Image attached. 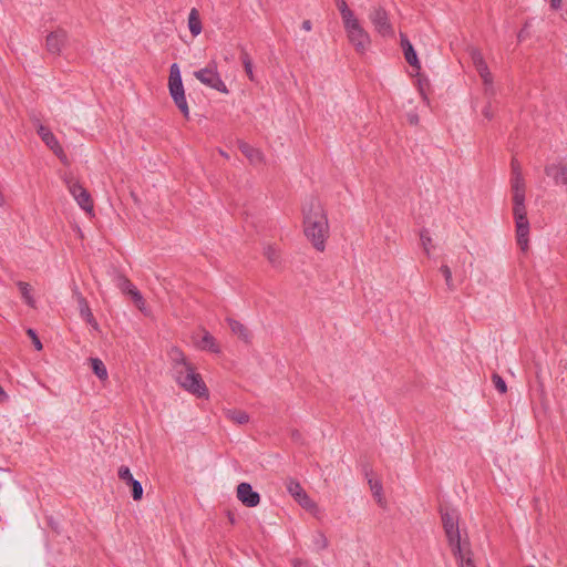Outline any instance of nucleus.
<instances>
[{
	"instance_id": "32",
	"label": "nucleus",
	"mask_w": 567,
	"mask_h": 567,
	"mask_svg": "<svg viewBox=\"0 0 567 567\" xmlns=\"http://www.w3.org/2000/svg\"><path fill=\"white\" fill-rule=\"evenodd\" d=\"M492 381L498 392L505 393L507 391L505 381L498 374H493Z\"/></svg>"
},
{
	"instance_id": "15",
	"label": "nucleus",
	"mask_w": 567,
	"mask_h": 567,
	"mask_svg": "<svg viewBox=\"0 0 567 567\" xmlns=\"http://www.w3.org/2000/svg\"><path fill=\"white\" fill-rule=\"evenodd\" d=\"M38 134L47 144V146H49L58 156H60L61 158L64 156L60 144L58 143L55 136L49 128L44 127L43 125H40L38 127Z\"/></svg>"
},
{
	"instance_id": "21",
	"label": "nucleus",
	"mask_w": 567,
	"mask_h": 567,
	"mask_svg": "<svg viewBox=\"0 0 567 567\" xmlns=\"http://www.w3.org/2000/svg\"><path fill=\"white\" fill-rule=\"evenodd\" d=\"M225 416L235 424L244 425L249 422V415L247 412L239 409H227L225 410Z\"/></svg>"
},
{
	"instance_id": "16",
	"label": "nucleus",
	"mask_w": 567,
	"mask_h": 567,
	"mask_svg": "<svg viewBox=\"0 0 567 567\" xmlns=\"http://www.w3.org/2000/svg\"><path fill=\"white\" fill-rule=\"evenodd\" d=\"M195 344L202 350H208L214 353H218L220 351V348L215 338L207 331H203L196 337Z\"/></svg>"
},
{
	"instance_id": "13",
	"label": "nucleus",
	"mask_w": 567,
	"mask_h": 567,
	"mask_svg": "<svg viewBox=\"0 0 567 567\" xmlns=\"http://www.w3.org/2000/svg\"><path fill=\"white\" fill-rule=\"evenodd\" d=\"M471 59H472V62H473L476 71L478 72L480 76L482 78L483 82L485 84H492L493 78H492L491 72L488 71L487 64H486L482 53L476 49H472L471 50Z\"/></svg>"
},
{
	"instance_id": "37",
	"label": "nucleus",
	"mask_w": 567,
	"mask_h": 567,
	"mask_svg": "<svg viewBox=\"0 0 567 567\" xmlns=\"http://www.w3.org/2000/svg\"><path fill=\"white\" fill-rule=\"evenodd\" d=\"M123 290L134 300V295L140 293V291L130 282L125 281L123 286Z\"/></svg>"
},
{
	"instance_id": "3",
	"label": "nucleus",
	"mask_w": 567,
	"mask_h": 567,
	"mask_svg": "<svg viewBox=\"0 0 567 567\" xmlns=\"http://www.w3.org/2000/svg\"><path fill=\"white\" fill-rule=\"evenodd\" d=\"M171 359L176 382L184 390L198 398H208V389L202 375L196 372L195 367L186 360L185 354L178 349H173L171 351Z\"/></svg>"
},
{
	"instance_id": "11",
	"label": "nucleus",
	"mask_w": 567,
	"mask_h": 567,
	"mask_svg": "<svg viewBox=\"0 0 567 567\" xmlns=\"http://www.w3.org/2000/svg\"><path fill=\"white\" fill-rule=\"evenodd\" d=\"M369 18L372 24L374 25L375 30L383 37L394 34V30L391 23L389 22L388 14L381 8H374L369 14Z\"/></svg>"
},
{
	"instance_id": "1",
	"label": "nucleus",
	"mask_w": 567,
	"mask_h": 567,
	"mask_svg": "<svg viewBox=\"0 0 567 567\" xmlns=\"http://www.w3.org/2000/svg\"><path fill=\"white\" fill-rule=\"evenodd\" d=\"M511 187L517 244L522 250H526L528 247L529 223L525 207V181L519 165L515 162L512 163Z\"/></svg>"
},
{
	"instance_id": "5",
	"label": "nucleus",
	"mask_w": 567,
	"mask_h": 567,
	"mask_svg": "<svg viewBox=\"0 0 567 567\" xmlns=\"http://www.w3.org/2000/svg\"><path fill=\"white\" fill-rule=\"evenodd\" d=\"M343 28L347 34V39L354 50L362 54L371 45V39L369 33L364 30L359 19L355 17L349 21L343 22Z\"/></svg>"
},
{
	"instance_id": "35",
	"label": "nucleus",
	"mask_w": 567,
	"mask_h": 567,
	"mask_svg": "<svg viewBox=\"0 0 567 567\" xmlns=\"http://www.w3.org/2000/svg\"><path fill=\"white\" fill-rule=\"evenodd\" d=\"M441 271L445 278L446 285L452 288L453 287V280H452V271L447 266H442Z\"/></svg>"
},
{
	"instance_id": "26",
	"label": "nucleus",
	"mask_w": 567,
	"mask_h": 567,
	"mask_svg": "<svg viewBox=\"0 0 567 567\" xmlns=\"http://www.w3.org/2000/svg\"><path fill=\"white\" fill-rule=\"evenodd\" d=\"M299 505L305 508L306 511L317 514L319 511L318 505L312 501L307 493L302 494L298 499H296Z\"/></svg>"
},
{
	"instance_id": "6",
	"label": "nucleus",
	"mask_w": 567,
	"mask_h": 567,
	"mask_svg": "<svg viewBox=\"0 0 567 567\" xmlns=\"http://www.w3.org/2000/svg\"><path fill=\"white\" fill-rule=\"evenodd\" d=\"M460 513L454 508H446L442 511V523L447 537L449 544L452 549H460V545L467 542L462 539L458 528Z\"/></svg>"
},
{
	"instance_id": "31",
	"label": "nucleus",
	"mask_w": 567,
	"mask_h": 567,
	"mask_svg": "<svg viewBox=\"0 0 567 567\" xmlns=\"http://www.w3.org/2000/svg\"><path fill=\"white\" fill-rule=\"evenodd\" d=\"M264 254L271 264H276L279 259V252L271 246L266 247Z\"/></svg>"
},
{
	"instance_id": "24",
	"label": "nucleus",
	"mask_w": 567,
	"mask_h": 567,
	"mask_svg": "<svg viewBox=\"0 0 567 567\" xmlns=\"http://www.w3.org/2000/svg\"><path fill=\"white\" fill-rule=\"evenodd\" d=\"M188 28L194 37L202 32V21L197 9L193 8L188 16Z\"/></svg>"
},
{
	"instance_id": "23",
	"label": "nucleus",
	"mask_w": 567,
	"mask_h": 567,
	"mask_svg": "<svg viewBox=\"0 0 567 567\" xmlns=\"http://www.w3.org/2000/svg\"><path fill=\"white\" fill-rule=\"evenodd\" d=\"M241 153L250 161L252 164H259L262 162V154L259 150L254 148L252 146L241 143L239 146Z\"/></svg>"
},
{
	"instance_id": "19",
	"label": "nucleus",
	"mask_w": 567,
	"mask_h": 567,
	"mask_svg": "<svg viewBox=\"0 0 567 567\" xmlns=\"http://www.w3.org/2000/svg\"><path fill=\"white\" fill-rule=\"evenodd\" d=\"M401 45H402V49L404 52V58H405L406 62L414 69L420 70V68H421L420 61L417 59V55H416L411 42L405 37H402Z\"/></svg>"
},
{
	"instance_id": "22",
	"label": "nucleus",
	"mask_w": 567,
	"mask_h": 567,
	"mask_svg": "<svg viewBox=\"0 0 567 567\" xmlns=\"http://www.w3.org/2000/svg\"><path fill=\"white\" fill-rule=\"evenodd\" d=\"M89 364L93 371V373L101 380L106 381L109 379V373L105 364L99 358H91L89 360Z\"/></svg>"
},
{
	"instance_id": "34",
	"label": "nucleus",
	"mask_w": 567,
	"mask_h": 567,
	"mask_svg": "<svg viewBox=\"0 0 567 567\" xmlns=\"http://www.w3.org/2000/svg\"><path fill=\"white\" fill-rule=\"evenodd\" d=\"M134 303L142 312H146V302L141 293L134 295Z\"/></svg>"
},
{
	"instance_id": "44",
	"label": "nucleus",
	"mask_w": 567,
	"mask_h": 567,
	"mask_svg": "<svg viewBox=\"0 0 567 567\" xmlns=\"http://www.w3.org/2000/svg\"><path fill=\"white\" fill-rule=\"evenodd\" d=\"M522 37H524V33L518 34L519 40H522Z\"/></svg>"
},
{
	"instance_id": "18",
	"label": "nucleus",
	"mask_w": 567,
	"mask_h": 567,
	"mask_svg": "<svg viewBox=\"0 0 567 567\" xmlns=\"http://www.w3.org/2000/svg\"><path fill=\"white\" fill-rule=\"evenodd\" d=\"M75 298L79 305V311L81 317L94 329H97V322L95 321L86 300L83 298L81 293H75Z\"/></svg>"
},
{
	"instance_id": "29",
	"label": "nucleus",
	"mask_w": 567,
	"mask_h": 567,
	"mask_svg": "<svg viewBox=\"0 0 567 567\" xmlns=\"http://www.w3.org/2000/svg\"><path fill=\"white\" fill-rule=\"evenodd\" d=\"M369 484H370L372 494H373L374 498L377 499V502L380 505H383L384 499H383V495H382V485L378 481H372V480L369 481Z\"/></svg>"
},
{
	"instance_id": "9",
	"label": "nucleus",
	"mask_w": 567,
	"mask_h": 567,
	"mask_svg": "<svg viewBox=\"0 0 567 567\" xmlns=\"http://www.w3.org/2000/svg\"><path fill=\"white\" fill-rule=\"evenodd\" d=\"M66 185H68L69 192L71 193L73 198L76 200V203L80 205V207L87 213H92L93 203H92L91 196L86 192V189L81 184H79L76 181H73V179H68Z\"/></svg>"
},
{
	"instance_id": "40",
	"label": "nucleus",
	"mask_w": 567,
	"mask_h": 567,
	"mask_svg": "<svg viewBox=\"0 0 567 567\" xmlns=\"http://www.w3.org/2000/svg\"><path fill=\"white\" fill-rule=\"evenodd\" d=\"M8 400V395L6 393V391L2 389V386L0 385V402H4Z\"/></svg>"
},
{
	"instance_id": "33",
	"label": "nucleus",
	"mask_w": 567,
	"mask_h": 567,
	"mask_svg": "<svg viewBox=\"0 0 567 567\" xmlns=\"http://www.w3.org/2000/svg\"><path fill=\"white\" fill-rule=\"evenodd\" d=\"M28 336L31 338V341L37 350H42V343L35 332L32 329L27 330Z\"/></svg>"
},
{
	"instance_id": "17",
	"label": "nucleus",
	"mask_w": 567,
	"mask_h": 567,
	"mask_svg": "<svg viewBox=\"0 0 567 567\" xmlns=\"http://www.w3.org/2000/svg\"><path fill=\"white\" fill-rule=\"evenodd\" d=\"M452 551L456 556L460 567H476L467 542L460 545V549H452Z\"/></svg>"
},
{
	"instance_id": "39",
	"label": "nucleus",
	"mask_w": 567,
	"mask_h": 567,
	"mask_svg": "<svg viewBox=\"0 0 567 567\" xmlns=\"http://www.w3.org/2000/svg\"><path fill=\"white\" fill-rule=\"evenodd\" d=\"M293 567H310L307 563L299 559L293 560Z\"/></svg>"
},
{
	"instance_id": "10",
	"label": "nucleus",
	"mask_w": 567,
	"mask_h": 567,
	"mask_svg": "<svg viewBox=\"0 0 567 567\" xmlns=\"http://www.w3.org/2000/svg\"><path fill=\"white\" fill-rule=\"evenodd\" d=\"M545 174L556 186L567 185V162L563 158L555 159L545 166Z\"/></svg>"
},
{
	"instance_id": "27",
	"label": "nucleus",
	"mask_w": 567,
	"mask_h": 567,
	"mask_svg": "<svg viewBox=\"0 0 567 567\" xmlns=\"http://www.w3.org/2000/svg\"><path fill=\"white\" fill-rule=\"evenodd\" d=\"M286 488L295 499H298L302 494L306 493L301 485L295 480H288L286 482Z\"/></svg>"
},
{
	"instance_id": "14",
	"label": "nucleus",
	"mask_w": 567,
	"mask_h": 567,
	"mask_svg": "<svg viewBox=\"0 0 567 567\" xmlns=\"http://www.w3.org/2000/svg\"><path fill=\"white\" fill-rule=\"evenodd\" d=\"M118 477L132 488V496L134 501H140L143 496V487L141 483L134 480L127 466H121L118 470Z\"/></svg>"
},
{
	"instance_id": "38",
	"label": "nucleus",
	"mask_w": 567,
	"mask_h": 567,
	"mask_svg": "<svg viewBox=\"0 0 567 567\" xmlns=\"http://www.w3.org/2000/svg\"><path fill=\"white\" fill-rule=\"evenodd\" d=\"M563 4V0H550V7L554 9V10H557L561 7Z\"/></svg>"
},
{
	"instance_id": "28",
	"label": "nucleus",
	"mask_w": 567,
	"mask_h": 567,
	"mask_svg": "<svg viewBox=\"0 0 567 567\" xmlns=\"http://www.w3.org/2000/svg\"><path fill=\"white\" fill-rule=\"evenodd\" d=\"M336 4L340 11L342 22L349 21L355 18L353 11L349 9L344 0H336Z\"/></svg>"
},
{
	"instance_id": "7",
	"label": "nucleus",
	"mask_w": 567,
	"mask_h": 567,
	"mask_svg": "<svg viewBox=\"0 0 567 567\" xmlns=\"http://www.w3.org/2000/svg\"><path fill=\"white\" fill-rule=\"evenodd\" d=\"M194 76L202 84L220 93L228 94V89L217 71V64L215 61H212L206 68L195 71Z\"/></svg>"
},
{
	"instance_id": "30",
	"label": "nucleus",
	"mask_w": 567,
	"mask_h": 567,
	"mask_svg": "<svg viewBox=\"0 0 567 567\" xmlns=\"http://www.w3.org/2000/svg\"><path fill=\"white\" fill-rule=\"evenodd\" d=\"M243 65L245 69V72L250 81H255V74L252 72V62L249 58L248 53H243L241 55Z\"/></svg>"
},
{
	"instance_id": "42",
	"label": "nucleus",
	"mask_w": 567,
	"mask_h": 567,
	"mask_svg": "<svg viewBox=\"0 0 567 567\" xmlns=\"http://www.w3.org/2000/svg\"><path fill=\"white\" fill-rule=\"evenodd\" d=\"M6 204V196L3 194L2 187L0 186V206Z\"/></svg>"
},
{
	"instance_id": "36",
	"label": "nucleus",
	"mask_w": 567,
	"mask_h": 567,
	"mask_svg": "<svg viewBox=\"0 0 567 567\" xmlns=\"http://www.w3.org/2000/svg\"><path fill=\"white\" fill-rule=\"evenodd\" d=\"M431 244H432L431 237L427 234L422 233L421 234V245L424 248V250L426 251V254L430 252Z\"/></svg>"
},
{
	"instance_id": "8",
	"label": "nucleus",
	"mask_w": 567,
	"mask_h": 567,
	"mask_svg": "<svg viewBox=\"0 0 567 567\" xmlns=\"http://www.w3.org/2000/svg\"><path fill=\"white\" fill-rule=\"evenodd\" d=\"M68 41V32L63 29H55L45 37L44 48L49 54L58 56L61 54Z\"/></svg>"
},
{
	"instance_id": "43",
	"label": "nucleus",
	"mask_w": 567,
	"mask_h": 567,
	"mask_svg": "<svg viewBox=\"0 0 567 567\" xmlns=\"http://www.w3.org/2000/svg\"><path fill=\"white\" fill-rule=\"evenodd\" d=\"M409 120H410V123H412V124H416L417 123V116L416 115H411Z\"/></svg>"
},
{
	"instance_id": "20",
	"label": "nucleus",
	"mask_w": 567,
	"mask_h": 567,
	"mask_svg": "<svg viewBox=\"0 0 567 567\" xmlns=\"http://www.w3.org/2000/svg\"><path fill=\"white\" fill-rule=\"evenodd\" d=\"M228 326L234 334H236L238 338L244 340L245 342H249L251 334L249 330L239 321L235 319H228L227 320Z\"/></svg>"
},
{
	"instance_id": "41",
	"label": "nucleus",
	"mask_w": 567,
	"mask_h": 567,
	"mask_svg": "<svg viewBox=\"0 0 567 567\" xmlns=\"http://www.w3.org/2000/svg\"><path fill=\"white\" fill-rule=\"evenodd\" d=\"M302 29H303L305 31H310V30H311V22H310L309 20H305V21L302 22Z\"/></svg>"
},
{
	"instance_id": "12",
	"label": "nucleus",
	"mask_w": 567,
	"mask_h": 567,
	"mask_svg": "<svg viewBox=\"0 0 567 567\" xmlns=\"http://www.w3.org/2000/svg\"><path fill=\"white\" fill-rule=\"evenodd\" d=\"M238 499L248 507H255L260 502V496L257 492H254L248 483H240L237 486Z\"/></svg>"
},
{
	"instance_id": "2",
	"label": "nucleus",
	"mask_w": 567,
	"mask_h": 567,
	"mask_svg": "<svg viewBox=\"0 0 567 567\" xmlns=\"http://www.w3.org/2000/svg\"><path fill=\"white\" fill-rule=\"evenodd\" d=\"M303 231L313 247L322 251L329 235V224L321 203L317 198L306 200L303 208Z\"/></svg>"
},
{
	"instance_id": "25",
	"label": "nucleus",
	"mask_w": 567,
	"mask_h": 567,
	"mask_svg": "<svg viewBox=\"0 0 567 567\" xmlns=\"http://www.w3.org/2000/svg\"><path fill=\"white\" fill-rule=\"evenodd\" d=\"M18 287H19L21 297L24 300V302L28 306H30V307H34L35 306V301H34V299H33V297L31 295V287H30V285L27 284V282L20 281V282H18Z\"/></svg>"
},
{
	"instance_id": "4",
	"label": "nucleus",
	"mask_w": 567,
	"mask_h": 567,
	"mask_svg": "<svg viewBox=\"0 0 567 567\" xmlns=\"http://www.w3.org/2000/svg\"><path fill=\"white\" fill-rule=\"evenodd\" d=\"M168 90L175 105L178 107V110L183 113L185 117H188L189 107L185 96L181 70L176 63L172 64L169 69Z\"/></svg>"
},
{
	"instance_id": "45",
	"label": "nucleus",
	"mask_w": 567,
	"mask_h": 567,
	"mask_svg": "<svg viewBox=\"0 0 567 567\" xmlns=\"http://www.w3.org/2000/svg\"><path fill=\"white\" fill-rule=\"evenodd\" d=\"M522 37H524V33L518 34L519 40H522Z\"/></svg>"
}]
</instances>
